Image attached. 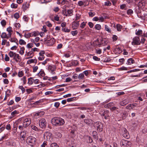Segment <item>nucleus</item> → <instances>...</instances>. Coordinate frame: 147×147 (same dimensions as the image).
<instances>
[{"mask_svg": "<svg viewBox=\"0 0 147 147\" xmlns=\"http://www.w3.org/2000/svg\"><path fill=\"white\" fill-rule=\"evenodd\" d=\"M51 123L56 126L62 125L65 123L64 120L61 117H55L52 119Z\"/></svg>", "mask_w": 147, "mask_h": 147, "instance_id": "nucleus-1", "label": "nucleus"}, {"mask_svg": "<svg viewBox=\"0 0 147 147\" xmlns=\"http://www.w3.org/2000/svg\"><path fill=\"white\" fill-rule=\"evenodd\" d=\"M36 139L34 137L30 136L27 139L26 142L30 146H33L36 144Z\"/></svg>", "mask_w": 147, "mask_h": 147, "instance_id": "nucleus-2", "label": "nucleus"}, {"mask_svg": "<svg viewBox=\"0 0 147 147\" xmlns=\"http://www.w3.org/2000/svg\"><path fill=\"white\" fill-rule=\"evenodd\" d=\"M120 145L121 147H131L132 143L130 141L122 139L120 142Z\"/></svg>", "mask_w": 147, "mask_h": 147, "instance_id": "nucleus-3", "label": "nucleus"}, {"mask_svg": "<svg viewBox=\"0 0 147 147\" xmlns=\"http://www.w3.org/2000/svg\"><path fill=\"white\" fill-rule=\"evenodd\" d=\"M76 141L73 139L67 141L66 142V147H76Z\"/></svg>", "mask_w": 147, "mask_h": 147, "instance_id": "nucleus-4", "label": "nucleus"}, {"mask_svg": "<svg viewBox=\"0 0 147 147\" xmlns=\"http://www.w3.org/2000/svg\"><path fill=\"white\" fill-rule=\"evenodd\" d=\"M52 134L49 132H46L44 134V137L45 139L47 140H49L51 141L52 140L51 137Z\"/></svg>", "mask_w": 147, "mask_h": 147, "instance_id": "nucleus-5", "label": "nucleus"}, {"mask_svg": "<svg viewBox=\"0 0 147 147\" xmlns=\"http://www.w3.org/2000/svg\"><path fill=\"white\" fill-rule=\"evenodd\" d=\"M96 126L98 131L101 132L102 131L103 125L100 122L98 121L96 123Z\"/></svg>", "mask_w": 147, "mask_h": 147, "instance_id": "nucleus-6", "label": "nucleus"}, {"mask_svg": "<svg viewBox=\"0 0 147 147\" xmlns=\"http://www.w3.org/2000/svg\"><path fill=\"white\" fill-rule=\"evenodd\" d=\"M133 42H132V44L133 45H139L141 43V41H140V39L139 37L136 36L134 37L133 39Z\"/></svg>", "mask_w": 147, "mask_h": 147, "instance_id": "nucleus-7", "label": "nucleus"}, {"mask_svg": "<svg viewBox=\"0 0 147 147\" xmlns=\"http://www.w3.org/2000/svg\"><path fill=\"white\" fill-rule=\"evenodd\" d=\"M39 126L42 128H44L46 127L47 123L45 119H44L40 120L39 122Z\"/></svg>", "mask_w": 147, "mask_h": 147, "instance_id": "nucleus-8", "label": "nucleus"}, {"mask_svg": "<svg viewBox=\"0 0 147 147\" xmlns=\"http://www.w3.org/2000/svg\"><path fill=\"white\" fill-rule=\"evenodd\" d=\"M84 122L89 126H91L93 124V121L90 119H85Z\"/></svg>", "mask_w": 147, "mask_h": 147, "instance_id": "nucleus-9", "label": "nucleus"}, {"mask_svg": "<svg viewBox=\"0 0 147 147\" xmlns=\"http://www.w3.org/2000/svg\"><path fill=\"white\" fill-rule=\"evenodd\" d=\"M31 123V119H26L24 120L23 123V126L26 127L29 125Z\"/></svg>", "mask_w": 147, "mask_h": 147, "instance_id": "nucleus-10", "label": "nucleus"}, {"mask_svg": "<svg viewBox=\"0 0 147 147\" xmlns=\"http://www.w3.org/2000/svg\"><path fill=\"white\" fill-rule=\"evenodd\" d=\"M13 59L17 62H20L21 60V57L19 56V54L15 53L14 57H13Z\"/></svg>", "mask_w": 147, "mask_h": 147, "instance_id": "nucleus-11", "label": "nucleus"}, {"mask_svg": "<svg viewBox=\"0 0 147 147\" xmlns=\"http://www.w3.org/2000/svg\"><path fill=\"white\" fill-rule=\"evenodd\" d=\"M55 42L54 39L52 38L47 40V42H46V44L48 46H52L54 44Z\"/></svg>", "mask_w": 147, "mask_h": 147, "instance_id": "nucleus-12", "label": "nucleus"}, {"mask_svg": "<svg viewBox=\"0 0 147 147\" xmlns=\"http://www.w3.org/2000/svg\"><path fill=\"white\" fill-rule=\"evenodd\" d=\"M79 25V21H74L73 22L72 24V27L73 28V29H77Z\"/></svg>", "mask_w": 147, "mask_h": 147, "instance_id": "nucleus-13", "label": "nucleus"}, {"mask_svg": "<svg viewBox=\"0 0 147 147\" xmlns=\"http://www.w3.org/2000/svg\"><path fill=\"white\" fill-rule=\"evenodd\" d=\"M103 111V110L102 111V113L101 112L99 113L101 116L103 117L105 116H105H109V111L108 110L104 111V112H102Z\"/></svg>", "mask_w": 147, "mask_h": 147, "instance_id": "nucleus-14", "label": "nucleus"}, {"mask_svg": "<svg viewBox=\"0 0 147 147\" xmlns=\"http://www.w3.org/2000/svg\"><path fill=\"white\" fill-rule=\"evenodd\" d=\"M138 6L139 7H142L145 6L146 5L145 1L144 0H140L138 2Z\"/></svg>", "mask_w": 147, "mask_h": 147, "instance_id": "nucleus-15", "label": "nucleus"}, {"mask_svg": "<svg viewBox=\"0 0 147 147\" xmlns=\"http://www.w3.org/2000/svg\"><path fill=\"white\" fill-rule=\"evenodd\" d=\"M121 118L123 119H124L126 118L127 116V113L125 111H123L121 113Z\"/></svg>", "mask_w": 147, "mask_h": 147, "instance_id": "nucleus-16", "label": "nucleus"}, {"mask_svg": "<svg viewBox=\"0 0 147 147\" xmlns=\"http://www.w3.org/2000/svg\"><path fill=\"white\" fill-rule=\"evenodd\" d=\"M135 61L134 59L132 58H130L127 60V64L128 65H131L135 63Z\"/></svg>", "mask_w": 147, "mask_h": 147, "instance_id": "nucleus-17", "label": "nucleus"}, {"mask_svg": "<svg viewBox=\"0 0 147 147\" xmlns=\"http://www.w3.org/2000/svg\"><path fill=\"white\" fill-rule=\"evenodd\" d=\"M93 137L96 139L97 140L98 138V135L96 131H93L92 133Z\"/></svg>", "mask_w": 147, "mask_h": 147, "instance_id": "nucleus-18", "label": "nucleus"}, {"mask_svg": "<svg viewBox=\"0 0 147 147\" xmlns=\"http://www.w3.org/2000/svg\"><path fill=\"white\" fill-rule=\"evenodd\" d=\"M128 103V101L127 100H124L120 102V105L122 106L126 105Z\"/></svg>", "mask_w": 147, "mask_h": 147, "instance_id": "nucleus-19", "label": "nucleus"}, {"mask_svg": "<svg viewBox=\"0 0 147 147\" xmlns=\"http://www.w3.org/2000/svg\"><path fill=\"white\" fill-rule=\"evenodd\" d=\"M66 6H64L62 8L63 10L62 11V13L63 14L65 15L66 16H67V10L66 9Z\"/></svg>", "mask_w": 147, "mask_h": 147, "instance_id": "nucleus-20", "label": "nucleus"}, {"mask_svg": "<svg viewBox=\"0 0 147 147\" xmlns=\"http://www.w3.org/2000/svg\"><path fill=\"white\" fill-rule=\"evenodd\" d=\"M102 58V60L104 62H110L111 61V59L110 58H108L105 56H103Z\"/></svg>", "mask_w": 147, "mask_h": 147, "instance_id": "nucleus-21", "label": "nucleus"}, {"mask_svg": "<svg viewBox=\"0 0 147 147\" xmlns=\"http://www.w3.org/2000/svg\"><path fill=\"white\" fill-rule=\"evenodd\" d=\"M48 69L51 71H54L55 70L56 68L54 65H49L48 67Z\"/></svg>", "mask_w": 147, "mask_h": 147, "instance_id": "nucleus-22", "label": "nucleus"}, {"mask_svg": "<svg viewBox=\"0 0 147 147\" xmlns=\"http://www.w3.org/2000/svg\"><path fill=\"white\" fill-rule=\"evenodd\" d=\"M18 128V125L17 123L13 124V131L14 133H15L17 131V129Z\"/></svg>", "mask_w": 147, "mask_h": 147, "instance_id": "nucleus-23", "label": "nucleus"}, {"mask_svg": "<svg viewBox=\"0 0 147 147\" xmlns=\"http://www.w3.org/2000/svg\"><path fill=\"white\" fill-rule=\"evenodd\" d=\"M26 135V131H25L22 132L20 135V138H24L25 137Z\"/></svg>", "mask_w": 147, "mask_h": 147, "instance_id": "nucleus-24", "label": "nucleus"}, {"mask_svg": "<svg viewBox=\"0 0 147 147\" xmlns=\"http://www.w3.org/2000/svg\"><path fill=\"white\" fill-rule=\"evenodd\" d=\"M122 26L120 24H117L116 26L117 30L118 31H121V30L122 28Z\"/></svg>", "mask_w": 147, "mask_h": 147, "instance_id": "nucleus-25", "label": "nucleus"}, {"mask_svg": "<svg viewBox=\"0 0 147 147\" xmlns=\"http://www.w3.org/2000/svg\"><path fill=\"white\" fill-rule=\"evenodd\" d=\"M61 134L59 132H56L55 134V136L56 138H60L61 137Z\"/></svg>", "mask_w": 147, "mask_h": 147, "instance_id": "nucleus-26", "label": "nucleus"}, {"mask_svg": "<svg viewBox=\"0 0 147 147\" xmlns=\"http://www.w3.org/2000/svg\"><path fill=\"white\" fill-rule=\"evenodd\" d=\"M34 79H33L32 78L30 77L28 79V84L31 85L33 84V81Z\"/></svg>", "mask_w": 147, "mask_h": 147, "instance_id": "nucleus-27", "label": "nucleus"}, {"mask_svg": "<svg viewBox=\"0 0 147 147\" xmlns=\"http://www.w3.org/2000/svg\"><path fill=\"white\" fill-rule=\"evenodd\" d=\"M105 29L106 31H107L108 32H109V33L111 32V30L109 28L108 26L107 25H105Z\"/></svg>", "mask_w": 147, "mask_h": 147, "instance_id": "nucleus-28", "label": "nucleus"}, {"mask_svg": "<svg viewBox=\"0 0 147 147\" xmlns=\"http://www.w3.org/2000/svg\"><path fill=\"white\" fill-rule=\"evenodd\" d=\"M113 103L110 102L108 104L105 105V107L106 108H109L113 104Z\"/></svg>", "mask_w": 147, "mask_h": 147, "instance_id": "nucleus-29", "label": "nucleus"}, {"mask_svg": "<svg viewBox=\"0 0 147 147\" xmlns=\"http://www.w3.org/2000/svg\"><path fill=\"white\" fill-rule=\"evenodd\" d=\"M15 53L13 52V51H10L9 53V55L11 57H14Z\"/></svg>", "mask_w": 147, "mask_h": 147, "instance_id": "nucleus-30", "label": "nucleus"}, {"mask_svg": "<svg viewBox=\"0 0 147 147\" xmlns=\"http://www.w3.org/2000/svg\"><path fill=\"white\" fill-rule=\"evenodd\" d=\"M84 77V75L83 73H81L79 74L78 76V78L80 80H82Z\"/></svg>", "mask_w": 147, "mask_h": 147, "instance_id": "nucleus-31", "label": "nucleus"}, {"mask_svg": "<svg viewBox=\"0 0 147 147\" xmlns=\"http://www.w3.org/2000/svg\"><path fill=\"white\" fill-rule=\"evenodd\" d=\"M29 4H26L23 5V9L25 11L29 7Z\"/></svg>", "mask_w": 147, "mask_h": 147, "instance_id": "nucleus-32", "label": "nucleus"}, {"mask_svg": "<svg viewBox=\"0 0 147 147\" xmlns=\"http://www.w3.org/2000/svg\"><path fill=\"white\" fill-rule=\"evenodd\" d=\"M20 50L19 51V53L21 55H23L24 53V50L25 48L24 47H23L20 48Z\"/></svg>", "mask_w": 147, "mask_h": 147, "instance_id": "nucleus-33", "label": "nucleus"}, {"mask_svg": "<svg viewBox=\"0 0 147 147\" xmlns=\"http://www.w3.org/2000/svg\"><path fill=\"white\" fill-rule=\"evenodd\" d=\"M45 112L43 111H41L38 112L36 114L37 116H41L42 115H44Z\"/></svg>", "mask_w": 147, "mask_h": 147, "instance_id": "nucleus-34", "label": "nucleus"}, {"mask_svg": "<svg viewBox=\"0 0 147 147\" xmlns=\"http://www.w3.org/2000/svg\"><path fill=\"white\" fill-rule=\"evenodd\" d=\"M142 33V31L141 30H138V31H137V30H136V34L137 35H139Z\"/></svg>", "mask_w": 147, "mask_h": 147, "instance_id": "nucleus-35", "label": "nucleus"}, {"mask_svg": "<svg viewBox=\"0 0 147 147\" xmlns=\"http://www.w3.org/2000/svg\"><path fill=\"white\" fill-rule=\"evenodd\" d=\"M38 74L40 75L42 77H44L45 75V74L43 71H40L39 73Z\"/></svg>", "mask_w": 147, "mask_h": 147, "instance_id": "nucleus-36", "label": "nucleus"}, {"mask_svg": "<svg viewBox=\"0 0 147 147\" xmlns=\"http://www.w3.org/2000/svg\"><path fill=\"white\" fill-rule=\"evenodd\" d=\"M1 23L2 26L3 27H4L6 24V21L5 20H3L1 21Z\"/></svg>", "mask_w": 147, "mask_h": 147, "instance_id": "nucleus-37", "label": "nucleus"}, {"mask_svg": "<svg viewBox=\"0 0 147 147\" xmlns=\"http://www.w3.org/2000/svg\"><path fill=\"white\" fill-rule=\"evenodd\" d=\"M24 36L27 38H30V37L32 36V33H29L27 34L25 33Z\"/></svg>", "mask_w": 147, "mask_h": 147, "instance_id": "nucleus-38", "label": "nucleus"}, {"mask_svg": "<svg viewBox=\"0 0 147 147\" xmlns=\"http://www.w3.org/2000/svg\"><path fill=\"white\" fill-rule=\"evenodd\" d=\"M95 28L96 29L98 30H99L101 29V26L100 24H97L95 26Z\"/></svg>", "mask_w": 147, "mask_h": 147, "instance_id": "nucleus-39", "label": "nucleus"}, {"mask_svg": "<svg viewBox=\"0 0 147 147\" xmlns=\"http://www.w3.org/2000/svg\"><path fill=\"white\" fill-rule=\"evenodd\" d=\"M7 34L5 32H3L1 35V37L2 38H4L7 37Z\"/></svg>", "mask_w": 147, "mask_h": 147, "instance_id": "nucleus-40", "label": "nucleus"}, {"mask_svg": "<svg viewBox=\"0 0 147 147\" xmlns=\"http://www.w3.org/2000/svg\"><path fill=\"white\" fill-rule=\"evenodd\" d=\"M7 31L8 32V33H11L13 32L11 27L9 26L7 29Z\"/></svg>", "mask_w": 147, "mask_h": 147, "instance_id": "nucleus-41", "label": "nucleus"}, {"mask_svg": "<svg viewBox=\"0 0 147 147\" xmlns=\"http://www.w3.org/2000/svg\"><path fill=\"white\" fill-rule=\"evenodd\" d=\"M19 43L21 45H25L26 42L24 40L21 39L19 40Z\"/></svg>", "mask_w": 147, "mask_h": 147, "instance_id": "nucleus-42", "label": "nucleus"}, {"mask_svg": "<svg viewBox=\"0 0 147 147\" xmlns=\"http://www.w3.org/2000/svg\"><path fill=\"white\" fill-rule=\"evenodd\" d=\"M9 40L12 42H17L18 41V40L16 38H11L10 39H9Z\"/></svg>", "mask_w": 147, "mask_h": 147, "instance_id": "nucleus-43", "label": "nucleus"}, {"mask_svg": "<svg viewBox=\"0 0 147 147\" xmlns=\"http://www.w3.org/2000/svg\"><path fill=\"white\" fill-rule=\"evenodd\" d=\"M26 91L27 92V94H28L33 92L32 88L26 89Z\"/></svg>", "mask_w": 147, "mask_h": 147, "instance_id": "nucleus-44", "label": "nucleus"}, {"mask_svg": "<svg viewBox=\"0 0 147 147\" xmlns=\"http://www.w3.org/2000/svg\"><path fill=\"white\" fill-rule=\"evenodd\" d=\"M18 88L21 89L22 92V93H24L25 92V89L22 86H19Z\"/></svg>", "mask_w": 147, "mask_h": 147, "instance_id": "nucleus-45", "label": "nucleus"}, {"mask_svg": "<svg viewBox=\"0 0 147 147\" xmlns=\"http://www.w3.org/2000/svg\"><path fill=\"white\" fill-rule=\"evenodd\" d=\"M123 136L124 138L126 139H128L129 138V136L128 133L125 134H123Z\"/></svg>", "mask_w": 147, "mask_h": 147, "instance_id": "nucleus-46", "label": "nucleus"}, {"mask_svg": "<svg viewBox=\"0 0 147 147\" xmlns=\"http://www.w3.org/2000/svg\"><path fill=\"white\" fill-rule=\"evenodd\" d=\"M140 70L139 69H135L133 70H130L127 71V73H131V72H135L136 71H138Z\"/></svg>", "mask_w": 147, "mask_h": 147, "instance_id": "nucleus-47", "label": "nucleus"}, {"mask_svg": "<svg viewBox=\"0 0 147 147\" xmlns=\"http://www.w3.org/2000/svg\"><path fill=\"white\" fill-rule=\"evenodd\" d=\"M51 147H59V146L57 143H52L51 145Z\"/></svg>", "mask_w": 147, "mask_h": 147, "instance_id": "nucleus-48", "label": "nucleus"}, {"mask_svg": "<svg viewBox=\"0 0 147 147\" xmlns=\"http://www.w3.org/2000/svg\"><path fill=\"white\" fill-rule=\"evenodd\" d=\"M62 30L65 32H69L70 31V30L67 28H66L65 27L62 28Z\"/></svg>", "mask_w": 147, "mask_h": 147, "instance_id": "nucleus-49", "label": "nucleus"}, {"mask_svg": "<svg viewBox=\"0 0 147 147\" xmlns=\"http://www.w3.org/2000/svg\"><path fill=\"white\" fill-rule=\"evenodd\" d=\"M31 127L32 129L34 130L35 131H38V130L37 127H36L35 126L32 125Z\"/></svg>", "mask_w": 147, "mask_h": 147, "instance_id": "nucleus-50", "label": "nucleus"}, {"mask_svg": "<svg viewBox=\"0 0 147 147\" xmlns=\"http://www.w3.org/2000/svg\"><path fill=\"white\" fill-rule=\"evenodd\" d=\"M73 12V11L72 9H69L67 10V15H70Z\"/></svg>", "mask_w": 147, "mask_h": 147, "instance_id": "nucleus-51", "label": "nucleus"}, {"mask_svg": "<svg viewBox=\"0 0 147 147\" xmlns=\"http://www.w3.org/2000/svg\"><path fill=\"white\" fill-rule=\"evenodd\" d=\"M33 44L32 43H28L27 45V47L29 49L33 47Z\"/></svg>", "mask_w": 147, "mask_h": 147, "instance_id": "nucleus-52", "label": "nucleus"}, {"mask_svg": "<svg viewBox=\"0 0 147 147\" xmlns=\"http://www.w3.org/2000/svg\"><path fill=\"white\" fill-rule=\"evenodd\" d=\"M14 17L15 18L18 19L19 18V14L18 13H15L14 14Z\"/></svg>", "mask_w": 147, "mask_h": 147, "instance_id": "nucleus-53", "label": "nucleus"}, {"mask_svg": "<svg viewBox=\"0 0 147 147\" xmlns=\"http://www.w3.org/2000/svg\"><path fill=\"white\" fill-rule=\"evenodd\" d=\"M17 5L14 3H12L11 5V7L13 8H16L17 7Z\"/></svg>", "mask_w": 147, "mask_h": 147, "instance_id": "nucleus-54", "label": "nucleus"}, {"mask_svg": "<svg viewBox=\"0 0 147 147\" xmlns=\"http://www.w3.org/2000/svg\"><path fill=\"white\" fill-rule=\"evenodd\" d=\"M133 13V11L132 9H129L127 11V13L128 15H130Z\"/></svg>", "mask_w": 147, "mask_h": 147, "instance_id": "nucleus-55", "label": "nucleus"}, {"mask_svg": "<svg viewBox=\"0 0 147 147\" xmlns=\"http://www.w3.org/2000/svg\"><path fill=\"white\" fill-rule=\"evenodd\" d=\"M71 33L72 35H73V36H75L77 34L78 31H77V30H76L75 31H71Z\"/></svg>", "mask_w": 147, "mask_h": 147, "instance_id": "nucleus-56", "label": "nucleus"}, {"mask_svg": "<svg viewBox=\"0 0 147 147\" xmlns=\"http://www.w3.org/2000/svg\"><path fill=\"white\" fill-rule=\"evenodd\" d=\"M21 80L23 81L24 84H25L26 83V77L24 76L21 79Z\"/></svg>", "mask_w": 147, "mask_h": 147, "instance_id": "nucleus-57", "label": "nucleus"}, {"mask_svg": "<svg viewBox=\"0 0 147 147\" xmlns=\"http://www.w3.org/2000/svg\"><path fill=\"white\" fill-rule=\"evenodd\" d=\"M122 131H123V134H127V133H128V132L127 131V130L125 128H123L122 129Z\"/></svg>", "mask_w": 147, "mask_h": 147, "instance_id": "nucleus-58", "label": "nucleus"}, {"mask_svg": "<svg viewBox=\"0 0 147 147\" xmlns=\"http://www.w3.org/2000/svg\"><path fill=\"white\" fill-rule=\"evenodd\" d=\"M18 75L19 77H22L23 75V74L22 71H19L18 73Z\"/></svg>", "mask_w": 147, "mask_h": 147, "instance_id": "nucleus-59", "label": "nucleus"}, {"mask_svg": "<svg viewBox=\"0 0 147 147\" xmlns=\"http://www.w3.org/2000/svg\"><path fill=\"white\" fill-rule=\"evenodd\" d=\"M93 59L96 61H99L100 60V58H98L96 56H94L93 57Z\"/></svg>", "mask_w": 147, "mask_h": 147, "instance_id": "nucleus-60", "label": "nucleus"}, {"mask_svg": "<svg viewBox=\"0 0 147 147\" xmlns=\"http://www.w3.org/2000/svg\"><path fill=\"white\" fill-rule=\"evenodd\" d=\"M95 12H90L89 13V15L90 16L92 17L95 15Z\"/></svg>", "mask_w": 147, "mask_h": 147, "instance_id": "nucleus-61", "label": "nucleus"}, {"mask_svg": "<svg viewBox=\"0 0 147 147\" xmlns=\"http://www.w3.org/2000/svg\"><path fill=\"white\" fill-rule=\"evenodd\" d=\"M86 23L84 22H82L80 24V26L82 28H83L86 25Z\"/></svg>", "mask_w": 147, "mask_h": 147, "instance_id": "nucleus-62", "label": "nucleus"}, {"mask_svg": "<svg viewBox=\"0 0 147 147\" xmlns=\"http://www.w3.org/2000/svg\"><path fill=\"white\" fill-rule=\"evenodd\" d=\"M31 33H32V36H36L38 35V34L37 32H32Z\"/></svg>", "mask_w": 147, "mask_h": 147, "instance_id": "nucleus-63", "label": "nucleus"}, {"mask_svg": "<svg viewBox=\"0 0 147 147\" xmlns=\"http://www.w3.org/2000/svg\"><path fill=\"white\" fill-rule=\"evenodd\" d=\"M18 113H17V111H16V110H15L13 112L11 113V115L12 116H14L16 114H17Z\"/></svg>", "mask_w": 147, "mask_h": 147, "instance_id": "nucleus-64", "label": "nucleus"}]
</instances>
